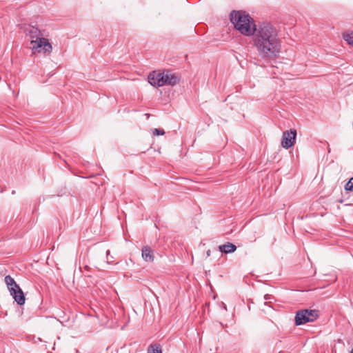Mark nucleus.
<instances>
[{
	"label": "nucleus",
	"instance_id": "1",
	"mask_svg": "<svg viewBox=\"0 0 353 353\" xmlns=\"http://www.w3.org/2000/svg\"><path fill=\"white\" fill-rule=\"evenodd\" d=\"M253 47L259 57L267 62L276 59L281 52V39L277 29L271 23L254 26L251 34Z\"/></svg>",
	"mask_w": 353,
	"mask_h": 353
},
{
	"label": "nucleus",
	"instance_id": "2",
	"mask_svg": "<svg viewBox=\"0 0 353 353\" xmlns=\"http://www.w3.org/2000/svg\"><path fill=\"white\" fill-rule=\"evenodd\" d=\"M26 36L30 40L31 48L33 52H43L50 54L52 46L48 39L43 37L40 30L32 26H28L24 30Z\"/></svg>",
	"mask_w": 353,
	"mask_h": 353
},
{
	"label": "nucleus",
	"instance_id": "3",
	"mask_svg": "<svg viewBox=\"0 0 353 353\" xmlns=\"http://www.w3.org/2000/svg\"><path fill=\"white\" fill-rule=\"evenodd\" d=\"M230 21L234 28L245 36H250L254 26H256L250 15L243 11H232L230 14Z\"/></svg>",
	"mask_w": 353,
	"mask_h": 353
},
{
	"label": "nucleus",
	"instance_id": "4",
	"mask_svg": "<svg viewBox=\"0 0 353 353\" xmlns=\"http://www.w3.org/2000/svg\"><path fill=\"white\" fill-rule=\"evenodd\" d=\"M148 82L155 87H161L165 85H174L179 83V79L170 72H160L154 71L149 74Z\"/></svg>",
	"mask_w": 353,
	"mask_h": 353
},
{
	"label": "nucleus",
	"instance_id": "5",
	"mask_svg": "<svg viewBox=\"0 0 353 353\" xmlns=\"http://www.w3.org/2000/svg\"><path fill=\"white\" fill-rule=\"evenodd\" d=\"M4 281L14 301L19 305H24L26 301L24 293L14 279L11 276L7 275L5 276Z\"/></svg>",
	"mask_w": 353,
	"mask_h": 353
},
{
	"label": "nucleus",
	"instance_id": "6",
	"mask_svg": "<svg viewBox=\"0 0 353 353\" xmlns=\"http://www.w3.org/2000/svg\"><path fill=\"white\" fill-rule=\"evenodd\" d=\"M319 316L316 310H301L296 312L294 321L296 325H301L308 322L314 321Z\"/></svg>",
	"mask_w": 353,
	"mask_h": 353
},
{
	"label": "nucleus",
	"instance_id": "7",
	"mask_svg": "<svg viewBox=\"0 0 353 353\" xmlns=\"http://www.w3.org/2000/svg\"><path fill=\"white\" fill-rule=\"evenodd\" d=\"M296 130L295 129H290L283 132L281 145L285 149H288L294 145L296 141Z\"/></svg>",
	"mask_w": 353,
	"mask_h": 353
},
{
	"label": "nucleus",
	"instance_id": "8",
	"mask_svg": "<svg viewBox=\"0 0 353 353\" xmlns=\"http://www.w3.org/2000/svg\"><path fill=\"white\" fill-rule=\"evenodd\" d=\"M142 258L146 262H152L154 259L152 249L148 246H144L142 248Z\"/></svg>",
	"mask_w": 353,
	"mask_h": 353
},
{
	"label": "nucleus",
	"instance_id": "9",
	"mask_svg": "<svg viewBox=\"0 0 353 353\" xmlns=\"http://www.w3.org/2000/svg\"><path fill=\"white\" fill-rule=\"evenodd\" d=\"M236 250V246L234 244L229 242L223 245H220L219 246V250L225 254L232 253L235 252Z\"/></svg>",
	"mask_w": 353,
	"mask_h": 353
},
{
	"label": "nucleus",
	"instance_id": "10",
	"mask_svg": "<svg viewBox=\"0 0 353 353\" xmlns=\"http://www.w3.org/2000/svg\"><path fill=\"white\" fill-rule=\"evenodd\" d=\"M147 353H162L161 346L159 344H151L148 347Z\"/></svg>",
	"mask_w": 353,
	"mask_h": 353
},
{
	"label": "nucleus",
	"instance_id": "11",
	"mask_svg": "<svg viewBox=\"0 0 353 353\" xmlns=\"http://www.w3.org/2000/svg\"><path fill=\"white\" fill-rule=\"evenodd\" d=\"M343 38L348 44L353 46V32H347L343 33Z\"/></svg>",
	"mask_w": 353,
	"mask_h": 353
},
{
	"label": "nucleus",
	"instance_id": "12",
	"mask_svg": "<svg viewBox=\"0 0 353 353\" xmlns=\"http://www.w3.org/2000/svg\"><path fill=\"white\" fill-rule=\"evenodd\" d=\"M345 189L348 191L353 190V177H352L349 181L345 184Z\"/></svg>",
	"mask_w": 353,
	"mask_h": 353
},
{
	"label": "nucleus",
	"instance_id": "13",
	"mask_svg": "<svg viewBox=\"0 0 353 353\" xmlns=\"http://www.w3.org/2000/svg\"><path fill=\"white\" fill-rule=\"evenodd\" d=\"M165 134V131L163 129L160 128H154L153 130V134L154 135H163Z\"/></svg>",
	"mask_w": 353,
	"mask_h": 353
},
{
	"label": "nucleus",
	"instance_id": "14",
	"mask_svg": "<svg viewBox=\"0 0 353 353\" xmlns=\"http://www.w3.org/2000/svg\"><path fill=\"white\" fill-rule=\"evenodd\" d=\"M106 254H107V262L109 264H112L113 263V261H112L113 256L110 255V250H107Z\"/></svg>",
	"mask_w": 353,
	"mask_h": 353
},
{
	"label": "nucleus",
	"instance_id": "15",
	"mask_svg": "<svg viewBox=\"0 0 353 353\" xmlns=\"http://www.w3.org/2000/svg\"><path fill=\"white\" fill-rule=\"evenodd\" d=\"M264 299H265V301L269 300L270 299L269 295H268V294L265 295Z\"/></svg>",
	"mask_w": 353,
	"mask_h": 353
},
{
	"label": "nucleus",
	"instance_id": "16",
	"mask_svg": "<svg viewBox=\"0 0 353 353\" xmlns=\"http://www.w3.org/2000/svg\"><path fill=\"white\" fill-rule=\"evenodd\" d=\"M210 252H210V250L207 251L206 254H207V256H210Z\"/></svg>",
	"mask_w": 353,
	"mask_h": 353
},
{
	"label": "nucleus",
	"instance_id": "17",
	"mask_svg": "<svg viewBox=\"0 0 353 353\" xmlns=\"http://www.w3.org/2000/svg\"><path fill=\"white\" fill-rule=\"evenodd\" d=\"M350 353H353V349L352 350V351L350 352Z\"/></svg>",
	"mask_w": 353,
	"mask_h": 353
}]
</instances>
